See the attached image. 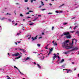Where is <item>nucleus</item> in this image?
Listing matches in <instances>:
<instances>
[{"mask_svg": "<svg viewBox=\"0 0 79 79\" xmlns=\"http://www.w3.org/2000/svg\"><path fill=\"white\" fill-rule=\"evenodd\" d=\"M74 40L75 41V43L77 42V40L76 39H73L72 40V43H70L69 44L70 46H69L68 45H69V40H67L65 42H64L62 44V47L64 48H66V49H70L71 48H74L72 49V51H74V50H77L78 49L77 47H73V42H74Z\"/></svg>", "mask_w": 79, "mask_h": 79, "instance_id": "1", "label": "nucleus"}, {"mask_svg": "<svg viewBox=\"0 0 79 79\" xmlns=\"http://www.w3.org/2000/svg\"><path fill=\"white\" fill-rule=\"evenodd\" d=\"M44 54L42 53H40L38 54V57L41 60H44V58H45V57L44 56Z\"/></svg>", "mask_w": 79, "mask_h": 79, "instance_id": "2", "label": "nucleus"}, {"mask_svg": "<svg viewBox=\"0 0 79 79\" xmlns=\"http://www.w3.org/2000/svg\"><path fill=\"white\" fill-rule=\"evenodd\" d=\"M69 35V32H64L63 33V34L61 35V37H63V35Z\"/></svg>", "mask_w": 79, "mask_h": 79, "instance_id": "3", "label": "nucleus"}, {"mask_svg": "<svg viewBox=\"0 0 79 79\" xmlns=\"http://www.w3.org/2000/svg\"><path fill=\"white\" fill-rule=\"evenodd\" d=\"M19 54L18 52H17V53L12 54V56H19Z\"/></svg>", "mask_w": 79, "mask_h": 79, "instance_id": "4", "label": "nucleus"}, {"mask_svg": "<svg viewBox=\"0 0 79 79\" xmlns=\"http://www.w3.org/2000/svg\"><path fill=\"white\" fill-rule=\"evenodd\" d=\"M73 5L74 6H75V8H79V5H78L77 4H74Z\"/></svg>", "mask_w": 79, "mask_h": 79, "instance_id": "5", "label": "nucleus"}, {"mask_svg": "<svg viewBox=\"0 0 79 79\" xmlns=\"http://www.w3.org/2000/svg\"><path fill=\"white\" fill-rule=\"evenodd\" d=\"M31 39L33 41V40H36V39H37V36L35 37L34 38V37H32Z\"/></svg>", "mask_w": 79, "mask_h": 79, "instance_id": "6", "label": "nucleus"}, {"mask_svg": "<svg viewBox=\"0 0 79 79\" xmlns=\"http://www.w3.org/2000/svg\"><path fill=\"white\" fill-rule=\"evenodd\" d=\"M72 72H73V71L70 69H69L67 71V73H72Z\"/></svg>", "mask_w": 79, "mask_h": 79, "instance_id": "7", "label": "nucleus"}, {"mask_svg": "<svg viewBox=\"0 0 79 79\" xmlns=\"http://www.w3.org/2000/svg\"><path fill=\"white\" fill-rule=\"evenodd\" d=\"M21 33V32L19 31V33H17V34H15V36H17V35H20V34Z\"/></svg>", "mask_w": 79, "mask_h": 79, "instance_id": "8", "label": "nucleus"}, {"mask_svg": "<svg viewBox=\"0 0 79 79\" xmlns=\"http://www.w3.org/2000/svg\"><path fill=\"white\" fill-rule=\"evenodd\" d=\"M27 37H28V39H31V35H30L29 34V35H28Z\"/></svg>", "mask_w": 79, "mask_h": 79, "instance_id": "9", "label": "nucleus"}, {"mask_svg": "<svg viewBox=\"0 0 79 79\" xmlns=\"http://www.w3.org/2000/svg\"><path fill=\"white\" fill-rule=\"evenodd\" d=\"M19 50H20V51H21V52H23V53L25 52V50L23 49H19Z\"/></svg>", "mask_w": 79, "mask_h": 79, "instance_id": "10", "label": "nucleus"}, {"mask_svg": "<svg viewBox=\"0 0 79 79\" xmlns=\"http://www.w3.org/2000/svg\"><path fill=\"white\" fill-rule=\"evenodd\" d=\"M71 37V36L69 35H69H68V36H66V38H67V39H70Z\"/></svg>", "mask_w": 79, "mask_h": 79, "instance_id": "11", "label": "nucleus"}, {"mask_svg": "<svg viewBox=\"0 0 79 79\" xmlns=\"http://www.w3.org/2000/svg\"><path fill=\"white\" fill-rule=\"evenodd\" d=\"M56 57H57V56H54L53 57V60H55V58H56Z\"/></svg>", "mask_w": 79, "mask_h": 79, "instance_id": "12", "label": "nucleus"}, {"mask_svg": "<svg viewBox=\"0 0 79 79\" xmlns=\"http://www.w3.org/2000/svg\"><path fill=\"white\" fill-rule=\"evenodd\" d=\"M10 49H11V50H18V49H19L16 48L13 49V48H10Z\"/></svg>", "mask_w": 79, "mask_h": 79, "instance_id": "13", "label": "nucleus"}, {"mask_svg": "<svg viewBox=\"0 0 79 79\" xmlns=\"http://www.w3.org/2000/svg\"><path fill=\"white\" fill-rule=\"evenodd\" d=\"M37 65L38 68H40H40H41V67L40 66V65H39V64H37Z\"/></svg>", "mask_w": 79, "mask_h": 79, "instance_id": "14", "label": "nucleus"}, {"mask_svg": "<svg viewBox=\"0 0 79 79\" xmlns=\"http://www.w3.org/2000/svg\"><path fill=\"white\" fill-rule=\"evenodd\" d=\"M64 61V59H62L61 60L60 62V63H62Z\"/></svg>", "mask_w": 79, "mask_h": 79, "instance_id": "15", "label": "nucleus"}, {"mask_svg": "<svg viewBox=\"0 0 79 79\" xmlns=\"http://www.w3.org/2000/svg\"><path fill=\"white\" fill-rule=\"evenodd\" d=\"M21 57V56H20L19 57H16L15 58L16 59H19V58H20Z\"/></svg>", "mask_w": 79, "mask_h": 79, "instance_id": "16", "label": "nucleus"}, {"mask_svg": "<svg viewBox=\"0 0 79 79\" xmlns=\"http://www.w3.org/2000/svg\"><path fill=\"white\" fill-rule=\"evenodd\" d=\"M30 60V58L29 57H27L25 61H27V60Z\"/></svg>", "mask_w": 79, "mask_h": 79, "instance_id": "17", "label": "nucleus"}, {"mask_svg": "<svg viewBox=\"0 0 79 79\" xmlns=\"http://www.w3.org/2000/svg\"><path fill=\"white\" fill-rule=\"evenodd\" d=\"M50 45V44H48V45H47V46H46V47H45L46 49H47H47H48V48H47V47H48V45Z\"/></svg>", "mask_w": 79, "mask_h": 79, "instance_id": "18", "label": "nucleus"}, {"mask_svg": "<svg viewBox=\"0 0 79 79\" xmlns=\"http://www.w3.org/2000/svg\"><path fill=\"white\" fill-rule=\"evenodd\" d=\"M38 19V17H37L36 18H35V19H34L33 20V21H35L36 20H37V19Z\"/></svg>", "mask_w": 79, "mask_h": 79, "instance_id": "19", "label": "nucleus"}, {"mask_svg": "<svg viewBox=\"0 0 79 79\" xmlns=\"http://www.w3.org/2000/svg\"><path fill=\"white\" fill-rule=\"evenodd\" d=\"M53 51V48H51L50 49V52H52Z\"/></svg>", "mask_w": 79, "mask_h": 79, "instance_id": "20", "label": "nucleus"}, {"mask_svg": "<svg viewBox=\"0 0 79 79\" xmlns=\"http://www.w3.org/2000/svg\"><path fill=\"white\" fill-rule=\"evenodd\" d=\"M0 71H4V69H3V68L0 69Z\"/></svg>", "mask_w": 79, "mask_h": 79, "instance_id": "21", "label": "nucleus"}, {"mask_svg": "<svg viewBox=\"0 0 79 79\" xmlns=\"http://www.w3.org/2000/svg\"><path fill=\"white\" fill-rule=\"evenodd\" d=\"M51 53H52V52L49 51V53L48 54V56L50 55V54H51Z\"/></svg>", "mask_w": 79, "mask_h": 79, "instance_id": "22", "label": "nucleus"}, {"mask_svg": "<svg viewBox=\"0 0 79 79\" xmlns=\"http://www.w3.org/2000/svg\"><path fill=\"white\" fill-rule=\"evenodd\" d=\"M56 13H59L60 12L56 10L55 11Z\"/></svg>", "mask_w": 79, "mask_h": 79, "instance_id": "23", "label": "nucleus"}, {"mask_svg": "<svg viewBox=\"0 0 79 79\" xmlns=\"http://www.w3.org/2000/svg\"><path fill=\"white\" fill-rule=\"evenodd\" d=\"M57 56V57L58 60H60V57L59 56Z\"/></svg>", "mask_w": 79, "mask_h": 79, "instance_id": "24", "label": "nucleus"}, {"mask_svg": "<svg viewBox=\"0 0 79 79\" xmlns=\"http://www.w3.org/2000/svg\"><path fill=\"white\" fill-rule=\"evenodd\" d=\"M5 19V17H3L2 19H1V20H4V19Z\"/></svg>", "mask_w": 79, "mask_h": 79, "instance_id": "25", "label": "nucleus"}, {"mask_svg": "<svg viewBox=\"0 0 79 79\" xmlns=\"http://www.w3.org/2000/svg\"><path fill=\"white\" fill-rule=\"evenodd\" d=\"M41 3H42V5L43 6L44 5V2L42 1H41Z\"/></svg>", "mask_w": 79, "mask_h": 79, "instance_id": "26", "label": "nucleus"}, {"mask_svg": "<svg viewBox=\"0 0 79 79\" xmlns=\"http://www.w3.org/2000/svg\"><path fill=\"white\" fill-rule=\"evenodd\" d=\"M37 46H38V47H40V44H37Z\"/></svg>", "mask_w": 79, "mask_h": 79, "instance_id": "27", "label": "nucleus"}, {"mask_svg": "<svg viewBox=\"0 0 79 79\" xmlns=\"http://www.w3.org/2000/svg\"><path fill=\"white\" fill-rule=\"evenodd\" d=\"M34 24V23H30L29 24V25L30 26H32V25Z\"/></svg>", "mask_w": 79, "mask_h": 79, "instance_id": "28", "label": "nucleus"}, {"mask_svg": "<svg viewBox=\"0 0 79 79\" xmlns=\"http://www.w3.org/2000/svg\"><path fill=\"white\" fill-rule=\"evenodd\" d=\"M20 16L23 17V14H20Z\"/></svg>", "mask_w": 79, "mask_h": 79, "instance_id": "29", "label": "nucleus"}, {"mask_svg": "<svg viewBox=\"0 0 79 79\" xmlns=\"http://www.w3.org/2000/svg\"><path fill=\"white\" fill-rule=\"evenodd\" d=\"M42 11H44V10H46V9H43L41 10Z\"/></svg>", "mask_w": 79, "mask_h": 79, "instance_id": "30", "label": "nucleus"}, {"mask_svg": "<svg viewBox=\"0 0 79 79\" xmlns=\"http://www.w3.org/2000/svg\"><path fill=\"white\" fill-rule=\"evenodd\" d=\"M76 27H77V26H76L74 28V29L75 30L76 29Z\"/></svg>", "mask_w": 79, "mask_h": 79, "instance_id": "31", "label": "nucleus"}, {"mask_svg": "<svg viewBox=\"0 0 79 79\" xmlns=\"http://www.w3.org/2000/svg\"><path fill=\"white\" fill-rule=\"evenodd\" d=\"M54 45H55V46H56V45H57V44H56V43H54Z\"/></svg>", "mask_w": 79, "mask_h": 79, "instance_id": "32", "label": "nucleus"}, {"mask_svg": "<svg viewBox=\"0 0 79 79\" xmlns=\"http://www.w3.org/2000/svg\"><path fill=\"white\" fill-rule=\"evenodd\" d=\"M14 68H16V69H18V68L16 67V66H14Z\"/></svg>", "mask_w": 79, "mask_h": 79, "instance_id": "33", "label": "nucleus"}, {"mask_svg": "<svg viewBox=\"0 0 79 79\" xmlns=\"http://www.w3.org/2000/svg\"><path fill=\"white\" fill-rule=\"evenodd\" d=\"M63 24L64 25H66V24H67V23H63Z\"/></svg>", "mask_w": 79, "mask_h": 79, "instance_id": "34", "label": "nucleus"}, {"mask_svg": "<svg viewBox=\"0 0 79 79\" xmlns=\"http://www.w3.org/2000/svg\"><path fill=\"white\" fill-rule=\"evenodd\" d=\"M48 15H50V14H53V13H51V12H49V13H48Z\"/></svg>", "mask_w": 79, "mask_h": 79, "instance_id": "35", "label": "nucleus"}, {"mask_svg": "<svg viewBox=\"0 0 79 79\" xmlns=\"http://www.w3.org/2000/svg\"><path fill=\"white\" fill-rule=\"evenodd\" d=\"M24 2H28V0H25Z\"/></svg>", "mask_w": 79, "mask_h": 79, "instance_id": "36", "label": "nucleus"}, {"mask_svg": "<svg viewBox=\"0 0 79 79\" xmlns=\"http://www.w3.org/2000/svg\"><path fill=\"white\" fill-rule=\"evenodd\" d=\"M29 13H31V12H33V11L32 10H29Z\"/></svg>", "mask_w": 79, "mask_h": 79, "instance_id": "37", "label": "nucleus"}, {"mask_svg": "<svg viewBox=\"0 0 79 79\" xmlns=\"http://www.w3.org/2000/svg\"><path fill=\"white\" fill-rule=\"evenodd\" d=\"M63 13V11L61 10L60 12H59V13Z\"/></svg>", "mask_w": 79, "mask_h": 79, "instance_id": "38", "label": "nucleus"}, {"mask_svg": "<svg viewBox=\"0 0 79 79\" xmlns=\"http://www.w3.org/2000/svg\"><path fill=\"white\" fill-rule=\"evenodd\" d=\"M76 18V17H74L72 18V19H75Z\"/></svg>", "mask_w": 79, "mask_h": 79, "instance_id": "39", "label": "nucleus"}, {"mask_svg": "<svg viewBox=\"0 0 79 79\" xmlns=\"http://www.w3.org/2000/svg\"><path fill=\"white\" fill-rule=\"evenodd\" d=\"M8 21H9L10 22H11V19H8Z\"/></svg>", "mask_w": 79, "mask_h": 79, "instance_id": "40", "label": "nucleus"}, {"mask_svg": "<svg viewBox=\"0 0 79 79\" xmlns=\"http://www.w3.org/2000/svg\"><path fill=\"white\" fill-rule=\"evenodd\" d=\"M27 19H29V18H31V17H27Z\"/></svg>", "mask_w": 79, "mask_h": 79, "instance_id": "41", "label": "nucleus"}, {"mask_svg": "<svg viewBox=\"0 0 79 79\" xmlns=\"http://www.w3.org/2000/svg\"><path fill=\"white\" fill-rule=\"evenodd\" d=\"M26 60V59H23V62H24V61H26V60Z\"/></svg>", "mask_w": 79, "mask_h": 79, "instance_id": "42", "label": "nucleus"}, {"mask_svg": "<svg viewBox=\"0 0 79 79\" xmlns=\"http://www.w3.org/2000/svg\"><path fill=\"white\" fill-rule=\"evenodd\" d=\"M53 29H54V27H52V30L53 31Z\"/></svg>", "mask_w": 79, "mask_h": 79, "instance_id": "43", "label": "nucleus"}, {"mask_svg": "<svg viewBox=\"0 0 79 79\" xmlns=\"http://www.w3.org/2000/svg\"><path fill=\"white\" fill-rule=\"evenodd\" d=\"M65 54V55L67 54V53H68V52H63Z\"/></svg>", "mask_w": 79, "mask_h": 79, "instance_id": "44", "label": "nucleus"}, {"mask_svg": "<svg viewBox=\"0 0 79 79\" xmlns=\"http://www.w3.org/2000/svg\"><path fill=\"white\" fill-rule=\"evenodd\" d=\"M22 28H23V29H23V30H24V27H22Z\"/></svg>", "mask_w": 79, "mask_h": 79, "instance_id": "45", "label": "nucleus"}, {"mask_svg": "<svg viewBox=\"0 0 79 79\" xmlns=\"http://www.w3.org/2000/svg\"><path fill=\"white\" fill-rule=\"evenodd\" d=\"M20 73L21 74H22V75H24V74L22 73H21V72H20Z\"/></svg>", "mask_w": 79, "mask_h": 79, "instance_id": "46", "label": "nucleus"}, {"mask_svg": "<svg viewBox=\"0 0 79 79\" xmlns=\"http://www.w3.org/2000/svg\"><path fill=\"white\" fill-rule=\"evenodd\" d=\"M31 3H33V0H31Z\"/></svg>", "mask_w": 79, "mask_h": 79, "instance_id": "47", "label": "nucleus"}, {"mask_svg": "<svg viewBox=\"0 0 79 79\" xmlns=\"http://www.w3.org/2000/svg\"><path fill=\"white\" fill-rule=\"evenodd\" d=\"M42 37H39V39H42Z\"/></svg>", "mask_w": 79, "mask_h": 79, "instance_id": "48", "label": "nucleus"}, {"mask_svg": "<svg viewBox=\"0 0 79 79\" xmlns=\"http://www.w3.org/2000/svg\"><path fill=\"white\" fill-rule=\"evenodd\" d=\"M18 69V71L19 72V73H21V72H20V71L19 70V69Z\"/></svg>", "mask_w": 79, "mask_h": 79, "instance_id": "49", "label": "nucleus"}, {"mask_svg": "<svg viewBox=\"0 0 79 79\" xmlns=\"http://www.w3.org/2000/svg\"><path fill=\"white\" fill-rule=\"evenodd\" d=\"M77 34H79V32L78 31H77L76 32V33Z\"/></svg>", "mask_w": 79, "mask_h": 79, "instance_id": "50", "label": "nucleus"}, {"mask_svg": "<svg viewBox=\"0 0 79 79\" xmlns=\"http://www.w3.org/2000/svg\"><path fill=\"white\" fill-rule=\"evenodd\" d=\"M38 16L39 17H41V16H42V15H38Z\"/></svg>", "mask_w": 79, "mask_h": 79, "instance_id": "51", "label": "nucleus"}, {"mask_svg": "<svg viewBox=\"0 0 79 79\" xmlns=\"http://www.w3.org/2000/svg\"><path fill=\"white\" fill-rule=\"evenodd\" d=\"M7 79H11V77H9L7 78Z\"/></svg>", "mask_w": 79, "mask_h": 79, "instance_id": "52", "label": "nucleus"}, {"mask_svg": "<svg viewBox=\"0 0 79 79\" xmlns=\"http://www.w3.org/2000/svg\"><path fill=\"white\" fill-rule=\"evenodd\" d=\"M56 55V54L54 53V54H53V55H54V56H57Z\"/></svg>", "mask_w": 79, "mask_h": 79, "instance_id": "53", "label": "nucleus"}, {"mask_svg": "<svg viewBox=\"0 0 79 79\" xmlns=\"http://www.w3.org/2000/svg\"><path fill=\"white\" fill-rule=\"evenodd\" d=\"M69 32H71L72 33H73V32H74V31H69Z\"/></svg>", "mask_w": 79, "mask_h": 79, "instance_id": "54", "label": "nucleus"}, {"mask_svg": "<svg viewBox=\"0 0 79 79\" xmlns=\"http://www.w3.org/2000/svg\"><path fill=\"white\" fill-rule=\"evenodd\" d=\"M63 5H64V4H63L60 5V6L61 7V6H63Z\"/></svg>", "mask_w": 79, "mask_h": 79, "instance_id": "55", "label": "nucleus"}, {"mask_svg": "<svg viewBox=\"0 0 79 79\" xmlns=\"http://www.w3.org/2000/svg\"><path fill=\"white\" fill-rule=\"evenodd\" d=\"M69 29H72V27H69Z\"/></svg>", "mask_w": 79, "mask_h": 79, "instance_id": "56", "label": "nucleus"}, {"mask_svg": "<svg viewBox=\"0 0 79 79\" xmlns=\"http://www.w3.org/2000/svg\"><path fill=\"white\" fill-rule=\"evenodd\" d=\"M34 64H36V63L35 62H34Z\"/></svg>", "mask_w": 79, "mask_h": 79, "instance_id": "57", "label": "nucleus"}, {"mask_svg": "<svg viewBox=\"0 0 79 79\" xmlns=\"http://www.w3.org/2000/svg\"><path fill=\"white\" fill-rule=\"evenodd\" d=\"M7 15H11V14H8V13H7Z\"/></svg>", "mask_w": 79, "mask_h": 79, "instance_id": "58", "label": "nucleus"}, {"mask_svg": "<svg viewBox=\"0 0 79 79\" xmlns=\"http://www.w3.org/2000/svg\"><path fill=\"white\" fill-rule=\"evenodd\" d=\"M42 35H44V32L42 33Z\"/></svg>", "mask_w": 79, "mask_h": 79, "instance_id": "59", "label": "nucleus"}, {"mask_svg": "<svg viewBox=\"0 0 79 79\" xmlns=\"http://www.w3.org/2000/svg\"><path fill=\"white\" fill-rule=\"evenodd\" d=\"M49 5H50V6H52V4L51 3H50Z\"/></svg>", "mask_w": 79, "mask_h": 79, "instance_id": "60", "label": "nucleus"}, {"mask_svg": "<svg viewBox=\"0 0 79 79\" xmlns=\"http://www.w3.org/2000/svg\"><path fill=\"white\" fill-rule=\"evenodd\" d=\"M27 10H29V8L27 7Z\"/></svg>", "mask_w": 79, "mask_h": 79, "instance_id": "61", "label": "nucleus"}, {"mask_svg": "<svg viewBox=\"0 0 79 79\" xmlns=\"http://www.w3.org/2000/svg\"><path fill=\"white\" fill-rule=\"evenodd\" d=\"M71 60V58H70L69 59V60Z\"/></svg>", "mask_w": 79, "mask_h": 79, "instance_id": "62", "label": "nucleus"}, {"mask_svg": "<svg viewBox=\"0 0 79 79\" xmlns=\"http://www.w3.org/2000/svg\"><path fill=\"white\" fill-rule=\"evenodd\" d=\"M18 43H21V41H19L18 42Z\"/></svg>", "mask_w": 79, "mask_h": 79, "instance_id": "63", "label": "nucleus"}, {"mask_svg": "<svg viewBox=\"0 0 79 79\" xmlns=\"http://www.w3.org/2000/svg\"><path fill=\"white\" fill-rule=\"evenodd\" d=\"M77 76H78V77H79V74H78L77 75Z\"/></svg>", "mask_w": 79, "mask_h": 79, "instance_id": "64", "label": "nucleus"}]
</instances>
